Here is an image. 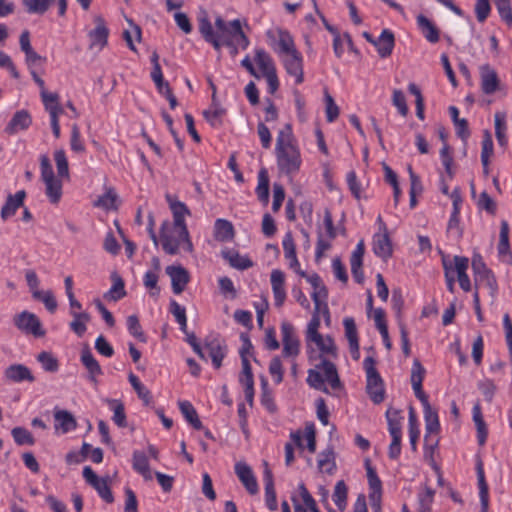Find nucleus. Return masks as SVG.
<instances>
[{"label":"nucleus","instance_id":"864d4df0","mask_svg":"<svg viewBox=\"0 0 512 512\" xmlns=\"http://www.w3.org/2000/svg\"><path fill=\"white\" fill-rule=\"evenodd\" d=\"M493 155V140L491 133L485 130L482 140L481 162L483 167L489 165L490 157Z\"/></svg>","mask_w":512,"mask_h":512},{"label":"nucleus","instance_id":"412c9836","mask_svg":"<svg viewBox=\"0 0 512 512\" xmlns=\"http://www.w3.org/2000/svg\"><path fill=\"white\" fill-rule=\"evenodd\" d=\"M275 305L280 307L286 299L285 275L281 270L275 269L270 276Z\"/></svg>","mask_w":512,"mask_h":512},{"label":"nucleus","instance_id":"4468645a","mask_svg":"<svg viewBox=\"0 0 512 512\" xmlns=\"http://www.w3.org/2000/svg\"><path fill=\"white\" fill-rule=\"evenodd\" d=\"M165 271L171 279L173 292L175 294H181L189 283V272L184 267L175 265L166 267Z\"/></svg>","mask_w":512,"mask_h":512},{"label":"nucleus","instance_id":"4d7b16f0","mask_svg":"<svg viewBox=\"0 0 512 512\" xmlns=\"http://www.w3.org/2000/svg\"><path fill=\"white\" fill-rule=\"evenodd\" d=\"M420 431L417 424V417L413 407L409 408V440L413 450H416Z\"/></svg>","mask_w":512,"mask_h":512},{"label":"nucleus","instance_id":"6e6d98bb","mask_svg":"<svg viewBox=\"0 0 512 512\" xmlns=\"http://www.w3.org/2000/svg\"><path fill=\"white\" fill-rule=\"evenodd\" d=\"M129 382L136 391L138 397L148 405L151 402V393L150 391L139 381L138 377L133 373L129 374Z\"/></svg>","mask_w":512,"mask_h":512},{"label":"nucleus","instance_id":"bf43d9fd","mask_svg":"<svg viewBox=\"0 0 512 512\" xmlns=\"http://www.w3.org/2000/svg\"><path fill=\"white\" fill-rule=\"evenodd\" d=\"M70 148L76 153H84L85 145L81 139L80 129L77 124L71 126Z\"/></svg>","mask_w":512,"mask_h":512},{"label":"nucleus","instance_id":"f257e3e1","mask_svg":"<svg viewBox=\"0 0 512 512\" xmlns=\"http://www.w3.org/2000/svg\"><path fill=\"white\" fill-rule=\"evenodd\" d=\"M308 342L315 343L319 349L321 362L315 365L314 369L308 371L307 383L312 388L324 393H329L325 382H328L332 389L340 388L341 382L336 366L329 360V358L337 357V347L334 340L328 335H319Z\"/></svg>","mask_w":512,"mask_h":512},{"label":"nucleus","instance_id":"39448f33","mask_svg":"<svg viewBox=\"0 0 512 512\" xmlns=\"http://www.w3.org/2000/svg\"><path fill=\"white\" fill-rule=\"evenodd\" d=\"M160 240L163 250L170 255L177 254L181 249L185 252L193 251L186 224L170 223L165 221L161 225Z\"/></svg>","mask_w":512,"mask_h":512},{"label":"nucleus","instance_id":"e2e57ef3","mask_svg":"<svg viewBox=\"0 0 512 512\" xmlns=\"http://www.w3.org/2000/svg\"><path fill=\"white\" fill-rule=\"evenodd\" d=\"M34 299L40 300L44 303L45 307L48 311L54 312L57 308V301L52 293V291H40L34 293Z\"/></svg>","mask_w":512,"mask_h":512},{"label":"nucleus","instance_id":"72a5a7b5","mask_svg":"<svg viewBox=\"0 0 512 512\" xmlns=\"http://www.w3.org/2000/svg\"><path fill=\"white\" fill-rule=\"evenodd\" d=\"M133 468L136 472L141 474L145 480L152 479V472L149 467L147 456L141 451H135L133 453Z\"/></svg>","mask_w":512,"mask_h":512},{"label":"nucleus","instance_id":"69168bd1","mask_svg":"<svg viewBox=\"0 0 512 512\" xmlns=\"http://www.w3.org/2000/svg\"><path fill=\"white\" fill-rule=\"evenodd\" d=\"M158 279L157 271H147L144 275V286L150 290L151 296H157L159 293Z\"/></svg>","mask_w":512,"mask_h":512},{"label":"nucleus","instance_id":"5701e85b","mask_svg":"<svg viewBox=\"0 0 512 512\" xmlns=\"http://www.w3.org/2000/svg\"><path fill=\"white\" fill-rule=\"evenodd\" d=\"M345 336L349 342V349L353 359H359V341L356 324L353 318L347 317L343 320Z\"/></svg>","mask_w":512,"mask_h":512},{"label":"nucleus","instance_id":"603ef678","mask_svg":"<svg viewBox=\"0 0 512 512\" xmlns=\"http://www.w3.org/2000/svg\"><path fill=\"white\" fill-rule=\"evenodd\" d=\"M318 468L323 473L333 474L336 468V464L334 461V454L332 451H326L319 454Z\"/></svg>","mask_w":512,"mask_h":512},{"label":"nucleus","instance_id":"9b49d317","mask_svg":"<svg viewBox=\"0 0 512 512\" xmlns=\"http://www.w3.org/2000/svg\"><path fill=\"white\" fill-rule=\"evenodd\" d=\"M281 335L283 343V355L285 357H296L300 352V341L295 333L294 326L287 321L282 322Z\"/></svg>","mask_w":512,"mask_h":512},{"label":"nucleus","instance_id":"5fc2aeb1","mask_svg":"<svg viewBox=\"0 0 512 512\" xmlns=\"http://www.w3.org/2000/svg\"><path fill=\"white\" fill-rule=\"evenodd\" d=\"M473 420L477 427L478 441L481 445H483L486 440V437H487V430L485 427V423L483 420V416H482V412H481V408H480L479 404H476L473 407Z\"/></svg>","mask_w":512,"mask_h":512},{"label":"nucleus","instance_id":"338daca9","mask_svg":"<svg viewBox=\"0 0 512 512\" xmlns=\"http://www.w3.org/2000/svg\"><path fill=\"white\" fill-rule=\"evenodd\" d=\"M151 77L158 89V92L160 94H165L167 90H171L168 82H166L163 78L162 71L160 69V66H155L153 71L151 72Z\"/></svg>","mask_w":512,"mask_h":512},{"label":"nucleus","instance_id":"393cba45","mask_svg":"<svg viewBox=\"0 0 512 512\" xmlns=\"http://www.w3.org/2000/svg\"><path fill=\"white\" fill-rule=\"evenodd\" d=\"M221 255L235 269L245 270L253 266L251 259L240 255L237 250L226 248L222 250Z\"/></svg>","mask_w":512,"mask_h":512},{"label":"nucleus","instance_id":"bb28decb","mask_svg":"<svg viewBox=\"0 0 512 512\" xmlns=\"http://www.w3.org/2000/svg\"><path fill=\"white\" fill-rule=\"evenodd\" d=\"M25 197L26 192L24 190H20L14 195H9L7 197L6 203L1 209V218L6 220L13 216L17 209L23 205Z\"/></svg>","mask_w":512,"mask_h":512},{"label":"nucleus","instance_id":"423d86ee","mask_svg":"<svg viewBox=\"0 0 512 512\" xmlns=\"http://www.w3.org/2000/svg\"><path fill=\"white\" fill-rule=\"evenodd\" d=\"M41 180L45 185V195L51 204H58L62 198V179L55 176L50 158L46 154L39 157Z\"/></svg>","mask_w":512,"mask_h":512},{"label":"nucleus","instance_id":"a19ab883","mask_svg":"<svg viewBox=\"0 0 512 512\" xmlns=\"http://www.w3.org/2000/svg\"><path fill=\"white\" fill-rule=\"evenodd\" d=\"M474 281L476 289L484 287L489 291V294L492 297H495L497 292V282L491 271H488L485 274H481L479 276H475Z\"/></svg>","mask_w":512,"mask_h":512},{"label":"nucleus","instance_id":"c756f323","mask_svg":"<svg viewBox=\"0 0 512 512\" xmlns=\"http://www.w3.org/2000/svg\"><path fill=\"white\" fill-rule=\"evenodd\" d=\"M111 280L113 284L109 291L104 294V298L108 301H118L126 295L125 284L117 272L111 273Z\"/></svg>","mask_w":512,"mask_h":512},{"label":"nucleus","instance_id":"1a4fd4ad","mask_svg":"<svg viewBox=\"0 0 512 512\" xmlns=\"http://www.w3.org/2000/svg\"><path fill=\"white\" fill-rule=\"evenodd\" d=\"M14 325L26 334H32L35 337H42L45 331L39 318L29 311H22L13 317Z\"/></svg>","mask_w":512,"mask_h":512},{"label":"nucleus","instance_id":"37998d69","mask_svg":"<svg viewBox=\"0 0 512 512\" xmlns=\"http://www.w3.org/2000/svg\"><path fill=\"white\" fill-rule=\"evenodd\" d=\"M292 443L285 444V463L287 466L291 465L294 461V445L302 448V432L300 430L290 434Z\"/></svg>","mask_w":512,"mask_h":512},{"label":"nucleus","instance_id":"a878e982","mask_svg":"<svg viewBox=\"0 0 512 512\" xmlns=\"http://www.w3.org/2000/svg\"><path fill=\"white\" fill-rule=\"evenodd\" d=\"M81 362L89 373L88 379L92 382H96L97 377L102 375L103 372L98 361L95 359L88 347L84 348L81 352Z\"/></svg>","mask_w":512,"mask_h":512},{"label":"nucleus","instance_id":"de8ad7c7","mask_svg":"<svg viewBox=\"0 0 512 512\" xmlns=\"http://www.w3.org/2000/svg\"><path fill=\"white\" fill-rule=\"evenodd\" d=\"M435 491L430 487L424 489L418 494L417 512H429L434 500Z\"/></svg>","mask_w":512,"mask_h":512},{"label":"nucleus","instance_id":"f704fd0d","mask_svg":"<svg viewBox=\"0 0 512 512\" xmlns=\"http://www.w3.org/2000/svg\"><path fill=\"white\" fill-rule=\"evenodd\" d=\"M327 297L328 291L325 285L323 284L315 288L314 292L312 293V299L314 301L315 310L317 312H322L324 315L327 316V319L329 320V309L326 303Z\"/></svg>","mask_w":512,"mask_h":512},{"label":"nucleus","instance_id":"79ce46f5","mask_svg":"<svg viewBox=\"0 0 512 512\" xmlns=\"http://www.w3.org/2000/svg\"><path fill=\"white\" fill-rule=\"evenodd\" d=\"M477 477H478L479 497H480V502H481V512H488V506H489L488 485L485 481L484 471L481 466H479L477 469Z\"/></svg>","mask_w":512,"mask_h":512},{"label":"nucleus","instance_id":"c03bdc74","mask_svg":"<svg viewBox=\"0 0 512 512\" xmlns=\"http://www.w3.org/2000/svg\"><path fill=\"white\" fill-rule=\"evenodd\" d=\"M117 199L118 196L114 189L107 188L106 193L98 197V199L94 202V206L102 208L104 210L116 209Z\"/></svg>","mask_w":512,"mask_h":512},{"label":"nucleus","instance_id":"f03ea898","mask_svg":"<svg viewBox=\"0 0 512 512\" xmlns=\"http://www.w3.org/2000/svg\"><path fill=\"white\" fill-rule=\"evenodd\" d=\"M215 27L216 31L213 30L212 24L206 16L199 19L200 33L216 49H219L222 45L231 46L232 42L243 49L248 46L249 40L242 29L239 19L227 23L221 16H217Z\"/></svg>","mask_w":512,"mask_h":512},{"label":"nucleus","instance_id":"cd10ccee","mask_svg":"<svg viewBox=\"0 0 512 512\" xmlns=\"http://www.w3.org/2000/svg\"><path fill=\"white\" fill-rule=\"evenodd\" d=\"M264 481H265V503L269 510H277L276 492L273 483L272 472L265 463Z\"/></svg>","mask_w":512,"mask_h":512},{"label":"nucleus","instance_id":"b1692460","mask_svg":"<svg viewBox=\"0 0 512 512\" xmlns=\"http://www.w3.org/2000/svg\"><path fill=\"white\" fill-rule=\"evenodd\" d=\"M54 420L55 429L60 430L62 434L73 431L77 427L75 417L67 410H55Z\"/></svg>","mask_w":512,"mask_h":512},{"label":"nucleus","instance_id":"680f3d73","mask_svg":"<svg viewBox=\"0 0 512 512\" xmlns=\"http://www.w3.org/2000/svg\"><path fill=\"white\" fill-rule=\"evenodd\" d=\"M498 13L503 21L512 26V8L510 0H495Z\"/></svg>","mask_w":512,"mask_h":512},{"label":"nucleus","instance_id":"dca6fc26","mask_svg":"<svg viewBox=\"0 0 512 512\" xmlns=\"http://www.w3.org/2000/svg\"><path fill=\"white\" fill-rule=\"evenodd\" d=\"M249 72L256 78H264L268 85V92L273 94L279 86L274 66H246Z\"/></svg>","mask_w":512,"mask_h":512},{"label":"nucleus","instance_id":"aec40b11","mask_svg":"<svg viewBox=\"0 0 512 512\" xmlns=\"http://www.w3.org/2000/svg\"><path fill=\"white\" fill-rule=\"evenodd\" d=\"M31 123L32 118L30 113L27 110H19L13 115L5 127V132L9 135L17 134L20 131L28 129Z\"/></svg>","mask_w":512,"mask_h":512},{"label":"nucleus","instance_id":"8fccbe9b","mask_svg":"<svg viewBox=\"0 0 512 512\" xmlns=\"http://www.w3.org/2000/svg\"><path fill=\"white\" fill-rule=\"evenodd\" d=\"M498 252H499V255H501V256H506V255L510 254L509 225L506 220L501 221Z\"/></svg>","mask_w":512,"mask_h":512},{"label":"nucleus","instance_id":"052dcab7","mask_svg":"<svg viewBox=\"0 0 512 512\" xmlns=\"http://www.w3.org/2000/svg\"><path fill=\"white\" fill-rule=\"evenodd\" d=\"M129 22V29H126L123 32V38L125 39L127 45L134 50L133 42L134 40L140 41L141 39V29L138 25L134 24L131 20Z\"/></svg>","mask_w":512,"mask_h":512},{"label":"nucleus","instance_id":"c85d7f7f","mask_svg":"<svg viewBox=\"0 0 512 512\" xmlns=\"http://www.w3.org/2000/svg\"><path fill=\"white\" fill-rule=\"evenodd\" d=\"M394 41V34L390 30L384 29L373 45L381 57H386L391 54Z\"/></svg>","mask_w":512,"mask_h":512},{"label":"nucleus","instance_id":"9d476101","mask_svg":"<svg viewBox=\"0 0 512 512\" xmlns=\"http://www.w3.org/2000/svg\"><path fill=\"white\" fill-rule=\"evenodd\" d=\"M83 478L92 486L99 494V496L107 503L114 501L113 494L109 487L110 477L99 478L90 466L83 468Z\"/></svg>","mask_w":512,"mask_h":512},{"label":"nucleus","instance_id":"6e6552de","mask_svg":"<svg viewBox=\"0 0 512 512\" xmlns=\"http://www.w3.org/2000/svg\"><path fill=\"white\" fill-rule=\"evenodd\" d=\"M375 365L376 361L373 357L364 359L363 366L367 377L366 389L372 401L379 404L384 400V386Z\"/></svg>","mask_w":512,"mask_h":512},{"label":"nucleus","instance_id":"20e7f679","mask_svg":"<svg viewBox=\"0 0 512 512\" xmlns=\"http://www.w3.org/2000/svg\"><path fill=\"white\" fill-rule=\"evenodd\" d=\"M426 370L420 363L418 359L413 361L412 369H411V385L415 396L420 400L424 409V419L426 426V435L425 441L428 442L430 440V435L434 433H438L440 429V423L437 411L432 408L429 403L428 396L422 389V382L425 377Z\"/></svg>","mask_w":512,"mask_h":512},{"label":"nucleus","instance_id":"4be33fe9","mask_svg":"<svg viewBox=\"0 0 512 512\" xmlns=\"http://www.w3.org/2000/svg\"><path fill=\"white\" fill-rule=\"evenodd\" d=\"M4 375L7 380L11 382H34L35 377L33 376L30 369L23 364H12L5 369Z\"/></svg>","mask_w":512,"mask_h":512},{"label":"nucleus","instance_id":"ddd939ff","mask_svg":"<svg viewBox=\"0 0 512 512\" xmlns=\"http://www.w3.org/2000/svg\"><path fill=\"white\" fill-rule=\"evenodd\" d=\"M205 350L212 360L215 368H220L222 360L226 356V345L222 339L217 336H209L205 340Z\"/></svg>","mask_w":512,"mask_h":512},{"label":"nucleus","instance_id":"6ab92c4d","mask_svg":"<svg viewBox=\"0 0 512 512\" xmlns=\"http://www.w3.org/2000/svg\"><path fill=\"white\" fill-rule=\"evenodd\" d=\"M282 245L285 258L289 260V267L298 275L305 276V271L300 268V264L296 256V246L291 232H287L285 234Z\"/></svg>","mask_w":512,"mask_h":512},{"label":"nucleus","instance_id":"7ed1b4c3","mask_svg":"<svg viewBox=\"0 0 512 512\" xmlns=\"http://www.w3.org/2000/svg\"><path fill=\"white\" fill-rule=\"evenodd\" d=\"M275 153L280 173L293 176L299 172L302 164L301 153L289 124L285 125L277 135Z\"/></svg>","mask_w":512,"mask_h":512},{"label":"nucleus","instance_id":"58836bf2","mask_svg":"<svg viewBox=\"0 0 512 512\" xmlns=\"http://www.w3.org/2000/svg\"><path fill=\"white\" fill-rule=\"evenodd\" d=\"M179 409L187 422H189L193 428L200 430L202 429V423L198 417V414L193 405L188 401L179 402Z\"/></svg>","mask_w":512,"mask_h":512},{"label":"nucleus","instance_id":"2f4dec72","mask_svg":"<svg viewBox=\"0 0 512 512\" xmlns=\"http://www.w3.org/2000/svg\"><path fill=\"white\" fill-rule=\"evenodd\" d=\"M45 110L49 113L50 121L59 120V116L64 113L63 107L59 103L58 94H44L42 100Z\"/></svg>","mask_w":512,"mask_h":512},{"label":"nucleus","instance_id":"f8f14e48","mask_svg":"<svg viewBox=\"0 0 512 512\" xmlns=\"http://www.w3.org/2000/svg\"><path fill=\"white\" fill-rule=\"evenodd\" d=\"M380 224V232L376 233L373 237V251L374 253L383 258L387 259L392 254V244L387 233V228L381 217H378Z\"/></svg>","mask_w":512,"mask_h":512},{"label":"nucleus","instance_id":"a211bd4d","mask_svg":"<svg viewBox=\"0 0 512 512\" xmlns=\"http://www.w3.org/2000/svg\"><path fill=\"white\" fill-rule=\"evenodd\" d=\"M235 473L247 491L254 495L258 492V484L252 469L244 462L235 464Z\"/></svg>","mask_w":512,"mask_h":512},{"label":"nucleus","instance_id":"7c9ffc66","mask_svg":"<svg viewBox=\"0 0 512 512\" xmlns=\"http://www.w3.org/2000/svg\"><path fill=\"white\" fill-rule=\"evenodd\" d=\"M235 232L231 222L225 219H217L214 225V237L221 242L231 241Z\"/></svg>","mask_w":512,"mask_h":512},{"label":"nucleus","instance_id":"13d9d810","mask_svg":"<svg viewBox=\"0 0 512 512\" xmlns=\"http://www.w3.org/2000/svg\"><path fill=\"white\" fill-rule=\"evenodd\" d=\"M37 360L47 372H56L59 368L58 360L49 352H41L37 356Z\"/></svg>","mask_w":512,"mask_h":512},{"label":"nucleus","instance_id":"a18cd8bd","mask_svg":"<svg viewBox=\"0 0 512 512\" xmlns=\"http://www.w3.org/2000/svg\"><path fill=\"white\" fill-rule=\"evenodd\" d=\"M347 494L348 489L343 480H340L336 483L334 492L332 495L333 501L339 510L343 511L347 505Z\"/></svg>","mask_w":512,"mask_h":512},{"label":"nucleus","instance_id":"774afa93","mask_svg":"<svg viewBox=\"0 0 512 512\" xmlns=\"http://www.w3.org/2000/svg\"><path fill=\"white\" fill-rule=\"evenodd\" d=\"M127 328L131 335H133L138 340L144 342L145 336L141 329V325L139 323L138 318L135 315H131L127 318Z\"/></svg>","mask_w":512,"mask_h":512},{"label":"nucleus","instance_id":"3c124183","mask_svg":"<svg viewBox=\"0 0 512 512\" xmlns=\"http://www.w3.org/2000/svg\"><path fill=\"white\" fill-rule=\"evenodd\" d=\"M256 194L259 200L268 202L269 199V178L265 169L260 170L258 174V185L256 187Z\"/></svg>","mask_w":512,"mask_h":512},{"label":"nucleus","instance_id":"ea45409f","mask_svg":"<svg viewBox=\"0 0 512 512\" xmlns=\"http://www.w3.org/2000/svg\"><path fill=\"white\" fill-rule=\"evenodd\" d=\"M106 402L113 411L112 419L115 424L119 427H126L127 421L123 403L116 399H107Z\"/></svg>","mask_w":512,"mask_h":512},{"label":"nucleus","instance_id":"49530a36","mask_svg":"<svg viewBox=\"0 0 512 512\" xmlns=\"http://www.w3.org/2000/svg\"><path fill=\"white\" fill-rule=\"evenodd\" d=\"M54 161L57 168V176L59 178H69V165L66 153L63 149H57L54 152Z\"/></svg>","mask_w":512,"mask_h":512},{"label":"nucleus","instance_id":"e433bc0d","mask_svg":"<svg viewBox=\"0 0 512 512\" xmlns=\"http://www.w3.org/2000/svg\"><path fill=\"white\" fill-rule=\"evenodd\" d=\"M417 22L419 27L422 30V33L424 34L425 38L431 42L436 43L439 40V31L435 27V25L425 16L419 15L417 17Z\"/></svg>","mask_w":512,"mask_h":512},{"label":"nucleus","instance_id":"c9c22d12","mask_svg":"<svg viewBox=\"0 0 512 512\" xmlns=\"http://www.w3.org/2000/svg\"><path fill=\"white\" fill-rule=\"evenodd\" d=\"M166 198L173 214V223H177L178 225L186 224L185 216L190 215V211L187 206L183 202L177 201L169 195H167Z\"/></svg>","mask_w":512,"mask_h":512},{"label":"nucleus","instance_id":"09e8293b","mask_svg":"<svg viewBox=\"0 0 512 512\" xmlns=\"http://www.w3.org/2000/svg\"><path fill=\"white\" fill-rule=\"evenodd\" d=\"M226 110L219 105H210L209 109L203 112L205 119L214 127L221 125L222 117Z\"/></svg>","mask_w":512,"mask_h":512},{"label":"nucleus","instance_id":"473e14b6","mask_svg":"<svg viewBox=\"0 0 512 512\" xmlns=\"http://www.w3.org/2000/svg\"><path fill=\"white\" fill-rule=\"evenodd\" d=\"M481 87L485 94L494 93L499 87V79L495 71L483 67L481 71Z\"/></svg>","mask_w":512,"mask_h":512},{"label":"nucleus","instance_id":"f3484780","mask_svg":"<svg viewBox=\"0 0 512 512\" xmlns=\"http://www.w3.org/2000/svg\"><path fill=\"white\" fill-rule=\"evenodd\" d=\"M95 28L89 32L91 47L103 48L107 44L109 30L101 16L94 17Z\"/></svg>","mask_w":512,"mask_h":512},{"label":"nucleus","instance_id":"2eb2a0df","mask_svg":"<svg viewBox=\"0 0 512 512\" xmlns=\"http://www.w3.org/2000/svg\"><path fill=\"white\" fill-rule=\"evenodd\" d=\"M57 2L59 15L64 16L67 10V0H23L29 13L44 14L49 7Z\"/></svg>","mask_w":512,"mask_h":512},{"label":"nucleus","instance_id":"0eeeda50","mask_svg":"<svg viewBox=\"0 0 512 512\" xmlns=\"http://www.w3.org/2000/svg\"><path fill=\"white\" fill-rule=\"evenodd\" d=\"M268 37L272 41L274 50L286 61L298 62L303 61L300 52L296 49L294 41L290 33L281 28L268 31Z\"/></svg>","mask_w":512,"mask_h":512},{"label":"nucleus","instance_id":"4c0bfd02","mask_svg":"<svg viewBox=\"0 0 512 512\" xmlns=\"http://www.w3.org/2000/svg\"><path fill=\"white\" fill-rule=\"evenodd\" d=\"M70 313L73 317L70 323L71 330L78 336H82L86 332V325L90 321V315L87 312L78 311H71Z\"/></svg>","mask_w":512,"mask_h":512},{"label":"nucleus","instance_id":"0e129e2a","mask_svg":"<svg viewBox=\"0 0 512 512\" xmlns=\"http://www.w3.org/2000/svg\"><path fill=\"white\" fill-rule=\"evenodd\" d=\"M12 436L18 445L34 444V439L31 433L22 427H15L12 429Z\"/></svg>","mask_w":512,"mask_h":512}]
</instances>
